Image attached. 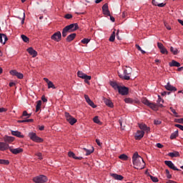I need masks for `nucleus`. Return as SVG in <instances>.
<instances>
[{"label": "nucleus", "mask_w": 183, "mask_h": 183, "mask_svg": "<svg viewBox=\"0 0 183 183\" xmlns=\"http://www.w3.org/2000/svg\"><path fill=\"white\" fill-rule=\"evenodd\" d=\"M103 101L107 107H109V108H114V103L111 99L104 97Z\"/></svg>", "instance_id": "obj_19"}, {"label": "nucleus", "mask_w": 183, "mask_h": 183, "mask_svg": "<svg viewBox=\"0 0 183 183\" xmlns=\"http://www.w3.org/2000/svg\"><path fill=\"white\" fill-rule=\"evenodd\" d=\"M149 108H151L153 111H158L159 106L157 104L150 102L148 105Z\"/></svg>", "instance_id": "obj_25"}, {"label": "nucleus", "mask_w": 183, "mask_h": 183, "mask_svg": "<svg viewBox=\"0 0 183 183\" xmlns=\"http://www.w3.org/2000/svg\"><path fill=\"white\" fill-rule=\"evenodd\" d=\"M21 39H23L24 42H29V38L28 36H26L24 34H22L21 36Z\"/></svg>", "instance_id": "obj_42"}, {"label": "nucleus", "mask_w": 183, "mask_h": 183, "mask_svg": "<svg viewBox=\"0 0 183 183\" xmlns=\"http://www.w3.org/2000/svg\"><path fill=\"white\" fill-rule=\"evenodd\" d=\"M178 135V130H177L174 132L172 133V134L170 135V139H176Z\"/></svg>", "instance_id": "obj_34"}, {"label": "nucleus", "mask_w": 183, "mask_h": 183, "mask_svg": "<svg viewBox=\"0 0 183 183\" xmlns=\"http://www.w3.org/2000/svg\"><path fill=\"white\" fill-rule=\"evenodd\" d=\"M6 149H9V144L0 142V151H6Z\"/></svg>", "instance_id": "obj_21"}, {"label": "nucleus", "mask_w": 183, "mask_h": 183, "mask_svg": "<svg viewBox=\"0 0 183 183\" xmlns=\"http://www.w3.org/2000/svg\"><path fill=\"white\" fill-rule=\"evenodd\" d=\"M84 151L86 152V155H91V154H92V152H94V151H95V149H94V147H91V149H88L86 148H83Z\"/></svg>", "instance_id": "obj_33"}, {"label": "nucleus", "mask_w": 183, "mask_h": 183, "mask_svg": "<svg viewBox=\"0 0 183 183\" xmlns=\"http://www.w3.org/2000/svg\"><path fill=\"white\" fill-rule=\"evenodd\" d=\"M144 135H145V132L142 130H137L134 135V138L137 141H139L144 138Z\"/></svg>", "instance_id": "obj_11"}, {"label": "nucleus", "mask_w": 183, "mask_h": 183, "mask_svg": "<svg viewBox=\"0 0 183 183\" xmlns=\"http://www.w3.org/2000/svg\"><path fill=\"white\" fill-rule=\"evenodd\" d=\"M33 182L35 183H45L48 182V177L44 174H40L33 178Z\"/></svg>", "instance_id": "obj_5"}, {"label": "nucleus", "mask_w": 183, "mask_h": 183, "mask_svg": "<svg viewBox=\"0 0 183 183\" xmlns=\"http://www.w3.org/2000/svg\"><path fill=\"white\" fill-rule=\"evenodd\" d=\"M167 4L165 3H161V4H155L154 3V6H159V8H164Z\"/></svg>", "instance_id": "obj_48"}, {"label": "nucleus", "mask_w": 183, "mask_h": 183, "mask_svg": "<svg viewBox=\"0 0 183 183\" xmlns=\"http://www.w3.org/2000/svg\"><path fill=\"white\" fill-rule=\"evenodd\" d=\"M168 156L171 157V158H177L178 157H180L179 152H170L168 154Z\"/></svg>", "instance_id": "obj_31"}, {"label": "nucleus", "mask_w": 183, "mask_h": 183, "mask_svg": "<svg viewBox=\"0 0 183 183\" xmlns=\"http://www.w3.org/2000/svg\"><path fill=\"white\" fill-rule=\"evenodd\" d=\"M164 26L167 28V29H168V31H171V26H169V24L167 23V21H164Z\"/></svg>", "instance_id": "obj_51"}, {"label": "nucleus", "mask_w": 183, "mask_h": 183, "mask_svg": "<svg viewBox=\"0 0 183 183\" xmlns=\"http://www.w3.org/2000/svg\"><path fill=\"white\" fill-rule=\"evenodd\" d=\"M41 106H42V101L41 100L37 101V104L36 106V112H38V111L41 109Z\"/></svg>", "instance_id": "obj_35"}, {"label": "nucleus", "mask_w": 183, "mask_h": 183, "mask_svg": "<svg viewBox=\"0 0 183 183\" xmlns=\"http://www.w3.org/2000/svg\"><path fill=\"white\" fill-rule=\"evenodd\" d=\"M96 142L99 147H101L102 145V143L99 141V139H96Z\"/></svg>", "instance_id": "obj_57"}, {"label": "nucleus", "mask_w": 183, "mask_h": 183, "mask_svg": "<svg viewBox=\"0 0 183 183\" xmlns=\"http://www.w3.org/2000/svg\"><path fill=\"white\" fill-rule=\"evenodd\" d=\"M77 76H79V78H81V79H89V80L92 79V76H88L81 71H79L77 72Z\"/></svg>", "instance_id": "obj_15"}, {"label": "nucleus", "mask_w": 183, "mask_h": 183, "mask_svg": "<svg viewBox=\"0 0 183 183\" xmlns=\"http://www.w3.org/2000/svg\"><path fill=\"white\" fill-rule=\"evenodd\" d=\"M149 178H150V179H152V181L153 182H158V181H159L158 177H155L152 175H149Z\"/></svg>", "instance_id": "obj_47"}, {"label": "nucleus", "mask_w": 183, "mask_h": 183, "mask_svg": "<svg viewBox=\"0 0 183 183\" xmlns=\"http://www.w3.org/2000/svg\"><path fill=\"white\" fill-rule=\"evenodd\" d=\"M26 122H34V119H26Z\"/></svg>", "instance_id": "obj_63"}, {"label": "nucleus", "mask_w": 183, "mask_h": 183, "mask_svg": "<svg viewBox=\"0 0 183 183\" xmlns=\"http://www.w3.org/2000/svg\"><path fill=\"white\" fill-rule=\"evenodd\" d=\"M119 94H120V95H128V94H129V88L125 86H120V87L119 88L118 90Z\"/></svg>", "instance_id": "obj_8"}, {"label": "nucleus", "mask_w": 183, "mask_h": 183, "mask_svg": "<svg viewBox=\"0 0 183 183\" xmlns=\"http://www.w3.org/2000/svg\"><path fill=\"white\" fill-rule=\"evenodd\" d=\"M162 124V122L161 120H154V125H161Z\"/></svg>", "instance_id": "obj_50"}, {"label": "nucleus", "mask_w": 183, "mask_h": 183, "mask_svg": "<svg viewBox=\"0 0 183 183\" xmlns=\"http://www.w3.org/2000/svg\"><path fill=\"white\" fill-rule=\"evenodd\" d=\"M29 137L33 142H36L37 144H41V142H44V139L38 137L36 135V133L32 132L29 133Z\"/></svg>", "instance_id": "obj_4"}, {"label": "nucleus", "mask_w": 183, "mask_h": 183, "mask_svg": "<svg viewBox=\"0 0 183 183\" xmlns=\"http://www.w3.org/2000/svg\"><path fill=\"white\" fill-rule=\"evenodd\" d=\"M142 104H144V105H147V107L149 105L150 102L149 100H148L147 98H144L142 99Z\"/></svg>", "instance_id": "obj_43"}, {"label": "nucleus", "mask_w": 183, "mask_h": 183, "mask_svg": "<svg viewBox=\"0 0 183 183\" xmlns=\"http://www.w3.org/2000/svg\"><path fill=\"white\" fill-rule=\"evenodd\" d=\"M17 122L18 124H22V123L26 122V119L23 120H18Z\"/></svg>", "instance_id": "obj_61"}, {"label": "nucleus", "mask_w": 183, "mask_h": 183, "mask_svg": "<svg viewBox=\"0 0 183 183\" xmlns=\"http://www.w3.org/2000/svg\"><path fill=\"white\" fill-rule=\"evenodd\" d=\"M47 84H48L49 89L51 88H52L53 89H56V87L55 86V85L52 81H50Z\"/></svg>", "instance_id": "obj_41"}, {"label": "nucleus", "mask_w": 183, "mask_h": 183, "mask_svg": "<svg viewBox=\"0 0 183 183\" xmlns=\"http://www.w3.org/2000/svg\"><path fill=\"white\" fill-rule=\"evenodd\" d=\"M165 172H166V177L168 179H171V178H172V174H169V170H168V169H167L165 170Z\"/></svg>", "instance_id": "obj_45"}, {"label": "nucleus", "mask_w": 183, "mask_h": 183, "mask_svg": "<svg viewBox=\"0 0 183 183\" xmlns=\"http://www.w3.org/2000/svg\"><path fill=\"white\" fill-rule=\"evenodd\" d=\"M68 157H69V158H73L74 159H79V160H81V159H83L82 157H76V156L75 155V153H74V152H68Z\"/></svg>", "instance_id": "obj_24"}, {"label": "nucleus", "mask_w": 183, "mask_h": 183, "mask_svg": "<svg viewBox=\"0 0 183 183\" xmlns=\"http://www.w3.org/2000/svg\"><path fill=\"white\" fill-rule=\"evenodd\" d=\"M124 102L126 104H139V100H134L132 99V98H125L124 99Z\"/></svg>", "instance_id": "obj_20"}, {"label": "nucleus", "mask_w": 183, "mask_h": 183, "mask_svg": "<svg viewBox=\"0 0 183 183\" xmlns=\"http://www.w3.org/2000/svg\"><path fill=\"white\" fill-rule=\"evenodd\" d=\"M66 119L67 121V122H69V124H70V125H75V124H76V122H78V120L76 119H75L74 117H72L69 112H65L64 113Z\"/></svg>", "instance_id": "obj_6"}, {"label": "nucleus", "mask_w": 183, "mask_h": 183, "mask_svg": "<svg viewBox=\"0 0 183 183\" xmlns=\"http://www.w3.org/2000/svg\"><path fill=\"white\" fill-rule=\"evenodd\" d=\"M127 69L124 70V74H120L118 72V75L121 79H124L125 81H129L131 79V74H132V68L131 67H127Z\"/></svg>", "instance_id": "obj_3"}, {"label": "nucleus", "mask_w": 183, "mask_h": 183, "mask_svg": "<svg viewBox=\"0 0 183 183\" xmlns=\"http://www.w3.org/2000/svg\"><path fill=\"white\" fill-rule=\"evenodd\" d=\"M10 74L13 76H16L19 79H24V74L18 72L16 70H11Z\"/></svg>", "instance_id": "obj_13"}, {"label": "nucleus", "mask_w": 183, "mask_h": 183, "mask_svg": "<svg viewBox=\"0 0 183 183\" xmlns=\"http://www.w3.org/2000/svg\"><path fill=\"white\" fill-rule=\"evenodd\" d=\"M174 127H176L177 128H179V129H181V131H183V126L181 124H175Z\"/></svg>", "instance_id": "obj_54"}, {"label": "nucleus", "mask_w": 183, "mask_h": 183, "mask_svg": "<svg viewBox=\"0 0 183 183\" xmlns=\"http://www.w3.org/2000/svg\"><path fill=\"white\" fill-rule=\"evenodd\" d=\"M9 149L10 152L14 155H18V154H21V152H24V149L19 147L16 149H12V147H9Z\"/></svg>", "instance_id": "obj_12"}, {"label": "nucleus", "mask_w": 183, "mask_h": 183, "mask_svg": "<svg viewBox=\"0 0 183 183\" xmlns=\"http://www.w3.org/2000/svg\"><path fill=\"white\" fill-rule=\"evenodd\" d=\"M84 98L86 99V102H89V101H91V99H89V96L84 94Z\"/></svg>", "instance_id": "obj_55"}, {"label": "nucleus", "mask_w": 183, "mask_h": 183, "mask_svg": "<svg viewBox=\"0 0 183 183\" xmlns=\"http://www.w3.org/2000/svg\"><path fill=\"white\" fill-rule=\"evenodd\" d=\"M138 127L141 131H144V132H147V134H149L151 132V127L147 126L144 123H138Z\"/></svg>", "instance_id": "obj_7"}, {"label": "nucleus", "mask_w": 183, "mask_h": 183, "mask_svg": "<svg viewBox=\"0 0 183 183\" xmlns=\"http://www.w3.org/2000/svg\"><path fill=\"white\" fill-rule=\"evenodd\" d=\"M4 41H3L2 44L5 45V44H6V41H8V36H6V34H4Z\"/></svg>", "instance_id": "obj_53"}, {"label": "nucleus", "mask_w": 183, "mask_h": 183, "mask_svg": "<svg viewBox=\"0 0 183 183\" xmlns=\"http://www.w3.org/2000/svg\"><path fill=\"white\" fill-rule=\"evenodd\" d=\"M91 41V39L84 38L81 40V44H88Z\"/></svg>", "instance_id": "obj_49"}, {"label": "nucleus", "mask_w": 183, "mask_h": 183, "mask_svg": "<svg viewBox=\"0 0 183 183\" xmlns=\"http://www.w3.org/2000/svg\"><path fill=\"white\" fill-rule=\"evenodd\" d=\"M4 141L5 144H8V145H9V144H12V142H14L15 141V137H9V136H4Z\"/></svg>", "instance_id": "obj_18"}, {"label": "nucleus", "mask_w": 183, "mask_h": 183, "mask_svg": "<svg viewBox=\"0 0 183 183\" xmlns=\"http://www.w3.org/2000/svg\"><path fill=\"white\" fill-rule=\"evenodd\" d=\"M73 17L72 14H67L64 16V18L66 19H71V18Z\"/></svg>", "instance_id": "obj_52"}, {"label": "nucleus", "mask_w": 183, "mask_h": 183, "mask_svg": "<svg viewBox=\"0 0 183 183\" xmlns=\"http://www.w3.org/2000/svg\"><path fill=\"white\" fill-rule=\"evenodd\" d=\"M156 147H157V148H164V145H162L161 143H157Z\"/></svg>", "instance_id": "obj_59"}, {"label": "nucleus", "mask_w": 183, "mask_h": 183, "mask_svg": "<svg viewBox=\"0 0 183 183\" xmlns=\"http://www.w3.org/2000/svg\"><path fill=\"white\" fill-rule=\"evenodd\" d=\"M87 104H88L90 107H92V108H97V104H95L94 103V102H92V100H89V101L87 102Z\"/></svg>", "instance_id": "obj_46"}, {"label": "nucleus", "mask_w": 183, "mask_h": 183, "mask_svg": "<svg viewBox=\"0 0 183 183\" xmlns=\"http://www.w3.org/2000/svg\"><path fill=\"white\" fill-rule=\"evenodd\" d=\"M169 66H177V68H179L181 64L175 60H172V62L169 63Z\"/></svg>", "instance_id": "obj_32"}, {"label": "nucleus", "mask_w": 183, "mask_h": 183, "mask_svg": "<svg viewBox=\"0 0 183 183\" xmlns=\"http://www.w3.org/2000/svg\"><path fill=\"white\" fill-rule=\"evenodd\" d=\"M164 99L161 98V96L158 95V99H157V105L159 107V108H164Z\"/></svg>", "instance_id": "obj_29"}, {"label": "nucleus", "mask_w": 183, "mask_h": 183, "mask_svg": "<svg viewBox=\"0 0 183 183\" xmlns=\"http://www.w3.org/2000/svg\"><path fill=\"white\" fill-rule=\"evenodd\" d=\"M0 164L1 165H9V160L0 159Z\"/></svg>", "instance_id": "obj_39"}, {"label": "nucleus", "mask_w": 183, "mask_h": 183, "mask_svg": "<svg viewBox=\"0 0 183 183\" xmlns=\"http://www.w3.org/2000/svg\"><path fill=\"white\" fill-rule=\"evenodd\" d=\"M26 51L33 58L38 56V52L33 47H29Z\"/></svg>", "instance_id": "obj_17"}, {"label": "nucleus", "mask_w": 183, "mask_h": 183, "mask_svg": "<svg viewBox=\"0 0 183 183\" xmlns=\"http://www.w3.org/2000/svg\"><path fill=\"white\" fill-rule=\"evenodd\" d=\"M170 51L173 54V55H178V54H179L178 49H174L172 46L170 47Z\"/></svg>", "instance_id": "obj_37"}, {"label": "nucleus", "mask_w": 183, "mask_h": 183, "mask_svg": "<svg viewBox=\"0 0 183 183\" xmlns=\"http://www.w3.org/2000/svg\"><path fill=\"white\" fill-rule=\"evenodd\" d=\"M109 84L111 85V86H112L113 89H115V91H117V89H119L120 86L119 85H118V83H117V81H111L109 82Z\"/></svg>", "instance_id": "obj_28"}, {"label": "nucleus", "mask_w": 183, "mask_h": 183, "mask_svg": "<svg viewBox=\"0 0 183 183\" xmlns=\"http://www.w3.org/2000/svg\"><path fill=\"white\" fill-rule=\"evenodd\" d=\"M8 111L7 109H5L4 107L0 108V112H6Z\"/></svg>", "instance_id": "obj_60"}, {"label": "nucleus", "mask_w": 183, "mask_h": 183, "mask_svg": "<svg viewBox=\"0 0 183 183\" xmlns=\"http://www.w3.org/2000/svg\"><path fill=\"white\" fill-rule=\"evenodd\" d=\"M165 89L167 91H174V92L177 91V87L171 85V84H169V82H168L167 84L165 86Z\"/></svg>", "instance_id": "obj_27"}, {"label": "nucleus", "mask_w": 183, "mask_h": 183, "mask_svg": "<svg viewBox=\"0 0 183 183\" xmlns=\"http://www.w3.org/2000/svg\"><path fill=\"white\" fill-rule=\"evenodd\" d=\"M93 121L95 124H99V125H101V121L99 120L98 116H95L93 119Z\"/></svg>", "instance_id": "obj_44"}, {"label": "nucleus", "mask_w": 183, "mask_h": 183, "mask_svg": "<svg viewBox=\"0 0 183 183\" xmlns=\"http://www.w3.org/2000/svg\"><path fill=\"white\" fill-rule=\"evenodd\" d=\"M51 39H52L53 41H55L56 42H59L61 39H62V34H61V31L55 32L51 36Z\"/></svg>", "instance_id": "obj_9"}, {"label": "nucleus", "mask_w": 183, "mask_h": 183, "mask_svg": "<svg viewBox=\"0 0 183 183\" xmlns=\"http://www.w3.org/2000/svg\"><path fill=\"white\" fill-rule=\"evenodd\" d=\"M164 164L165 165L169 167L170 169H173V171H179V169L177 168L175 165H174V163H172L171 161L166 160L164 161Z\"/></svg>", "instance_id": "obj_16"}, {"label": "nucleus", "mask_w": 183, "mask_h": 183, "mask_svg": "<svg viewBox=\"0 0 183 183\" xmlns=\"http://www.w3.org/2000/svg\"><path fill=\"white\" fill-rule=\"evenodd\" d=\"M115 31H117L116 29L114 30V31L112 32V34H111L109 41V42H114L115 41Z\"/></svg>", "instance_id": "obj_36"}, {"label": "nucleus", "mask_w": 183, "mask_h": 183, "mask_svg": "<svg viewBox=\"0 0 183 183\" xmlns=\"http://www.w3.org/2000/svg\"><path fill=\"white\" fill-rule=\"evenodd\" d=\"M157 47L159 48V49L160 50L161 54L168 55V50H167V48H165V46H164V44H162V43H157Z\"/></svg>", "instance_id": "obj_14"}, {"label": "nucleus", "mask_w": 183, "mask_h": 183, "mask_svg": "<svg viewBox=\"0 0 183 183\" xmlns=\"http://www.w3.org/2000/svg\"><path fill=\"white\" fill-rule=\"evenodd\" d=\"M32 114H28V112H26V110H24L21 114V116L20 117L21 119H24V117H26V119H28V118H31V116Z\"/></svg>", "instance_id": "obj_30"}, {"label": "nucleus", "mask_w": 183, "mask_h": 183, "mask_svg": "<svg viewBox=\"0 0 183 183\" xmlns=\"http://www.w3.org/2000/svg\"><path fill=\"white\" fill-rule=\"evenodd\" d=\"M78 29H79V26L78 25V23L71 24L68 26H66L62 29L63 38H66V36L68 35V32H75V31H78Z\"/></svg>", "instance_id": "obj_2"}, {"label": "nucleus", "mask_w": 183, "mask_h": 183, "mask_svg": "<svg viewBox=\"0 0 183 183\" xmlns=\"http://www.w3.org/2000/svg\"><path fill=\"white\" fill-rule=\"evenodd\" d=\"M119 159H122V161H128V156L125 154H122L119 157Z\"/></svg>", "instance_id": "obj_38"}, {"label": "nucleus", "mask_w": 183, "mask_h": 183, "mask_svg": "<svg viewBox=\"0 0 183 183\" xmlns=\"http://www.w3.org/2000/svg\"><path fill=\"white\" fill-rule=\"evenodd\" d=\"M132 161L135 169H144L145 168V162H144V159L138 154L137 152L133 154Z\"/></svg>", "instance_id": "obj_1"}, {"label": "nucleus", "mask_w": 183, "mask_h": 183, "mask_svg": "<svg viewBox=\"0 0 183 183\" xmlns=\"http://www.w3.org/2000/svg\"><path fill=\"white\" fill-rule=\"evenodd\" d=\"M41 101H43V102H48V99L46 97H45V96L41 97Z\"/></svg>", "instance_id": "obj_58"}, {"label": "nucleus", "mask_w": 183, "mask_h": 183, "mask_svg": "<svg viewBox=\"0 0 183 183\" xmlns=\"http://www.w3.org/2000/svg\"><path fill=\"white\" fill-rule=\"evenodd\" d=\"M111 176L114 179H117V181H122V179H124V176L121 175V174H112Z\"/></svg>", "instance_id": "obj_26"}, {"label": "nucleus", "mask_w": 183, "mask_h": 183, "mask_svg": "<svg viewBox=\"0 0 183 183\" xmlns=\"http://www.w3.org/2000/svg\"><path fill=\"white\" fill-rule=\"evenodd\" d=\"M102 9L103 15H105V16H111V11H109V9L108 7V3H105L102 6Z\"/></svg>", "instance_id": "obj_10"}, {"label": "nucleus", "mask_w": 183, "mask_h": 183, "mask_svg": "<svg viewBox=\"0 0 183 183\" xmlns=\"http://www.w3.org/2000/svg\"><path fill=\"white\" fill-rule=\"evenodd\" d=\"M169 109L174 114V117H176V118H179V116L178 115V113L177 112L175 109L170 107Z\"/></svg>", "instance_id": "obj_40"}, {"label": "nucleus", "mask_w": 183, "mask_h": 183, "mask_svg": "<svg viewBox=\"0 0 183 183\" xmlns=\"http://www.w3.org/2000/svg\"><path fill=\"white\" fill-rule=\"evenodd\" d=\"M166 183H177V182L174 180H169Z\"/></svg>", "instance_id": "obj_64"}, {"label": "nucleus", "mask_w": 183, "mask_h": 183, "mask_svg": "<svg viewBox=\"0 0 183 183\" xmlns=\"http://www.w3.org/2000/svg\"><path fill=\"white\" fill-rule=\"evenodd\" d=\"M109 16H110V20L112 21V22H115V17L114 16H112L111 14Z\"/></svg>", "instance_id": "obj_62"}, {"label": "nucleus", "mask_w": 183, "mask_h": 183, "mask_svg": "<svg viewBox=\"0 0 183 183\" xmlns=\"http://www.w3.org/2000/svg\"><path fill=\"white\" fill-rule=\"evenodd\" d=\"M36 155V157H39V159H43V158H42V153L39 152Z\"/></svg>", "instance_id": "obj_56"}, {"label": "nucleus", "mask_w": 183, "mask_h": 183, "mask_svg": "<svg viewBox=\"0 0 183 183\" xmlns=\"http://www.w3.org/2000/svg\"><path fill=\"white\" fill-rule=\"evenodd\" d=\"M76 38V34L75 33H72L69 34L66 38V42H72L74 39Z\"/></svg>", "instance_id": "obj_22"}, {"label": "nucleus", "mask_w": 183, "mask_h": 183, "mask_svg": "<svg viewBox=\"0 0 183 183\" xmlns=\"http://www.w3.org/2000/svg\"><path fill=\"white\" fill-rule=\"evenodd\" d=\"M11 135H14V137H17V138H24V135L22 134V133L19 131H11Z\"/></svg>", "instance_id": "obj_23"}]
</instances>
